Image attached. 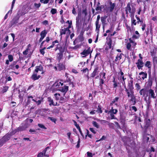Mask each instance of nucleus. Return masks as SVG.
<instances>
[{
  "label": "nucleus",
  "mask_w": 157,
  "mask_h": 157,
  "mask_svg": "<svg viewBox=\"0 0 157 157\" xmlns=\"http://www.w3.org/2000/svg\"><path fill=\"white\" fill-rule=\"evenodd\" d=\"M27 12L25 10V7H23L21 9H20L17 13V15L18 16H22L27 13Z\"/></svg>",
  "instance_id": "obj_16"
},
{
  "label": "nucleus",
  "mask_w": 157,
  "mask_h": 157,
  "mask_svg": "<svg viewBox=\"0 0 157 157\" xmlns=\"http://www.w3.org/2000/svg\"><path fill=\"white\" fill-rule=\"evenodd\" d=\"M131 18L132 25L133 24L134 25H136V20L134 19V17H131Z\"/></svg>",
  "instance_id": "obj_49"
},
{
  "label": "nucleus",
  "mask_w": 157,
  "mask_h": 157,
  "mask_svg": "<svg viewBox=\"0 0 157 157\" xmlns=\"http://www.w3.org/2000/svg\"><path fill=\"white\" fill-rule=\"evenodd\" d=\"M30 50L29 49L26 48V49L23 52V54L24 55H27L28 54L29 51Z\"/></svg>",
  "instance_id": "obj_63"
},
{
  "label": "nucleus",
  "mask_w": 157,
  "mask_h": 157,
  "mask_svg": "<svg viewBox=\"0 0 157 157\" xmlns=\"http://www.w3.org/2000/svg\"><path fill=\"white\" fill-rule=\"evenodd\" d=\"M19 17L17 16L15 17L10 22L11 26H12L18 23Z\"/></svg>",
  "instance_id": "obj_11"
},
{
  "label": "nucleus",
  "mask_w": 157,
  "mask_h": 157,
  "mask_svg": "<svg viewBox=\"0 0 157 157\" xmlns=\"http://www.w3.org/2000/svg\"><path fill=\"white\" fill-rule=\"evenodd\" d=\"M34 6L36 8H39L41 6V4L40 3H35L34 4Z\"/></svg>",
  "instance_id": "obj_52"
},
{
  "label": "nucleus",
  "mask_w": 157,
  "mask_h": 157,
  "mask_svg": "<svg viewBox=\"0 0 157 157\" xmlns=\"http://www.w3.org/2000/svg\"><path fill=\"white\" fill-rule=\"evenodd\" d=\"M120 71L118 72V74L119 76H123L124 75V73L122 71L121 69H120Z\"/></svg>",
  "instance_id": "obj_62"
},
{
  "label": "nucleus",
  "mask_w": 157,
  "mask_h": 157,
  "mask_svg": "<svg viewBox=\"0 0 157 157\" xmlns=\"http://www.w3.org/2000/svg\"><path fill=\"white\" fill-rule=\"evenodd\" d=\"M63 85V83H61L60 82H56L54 84V85L56 87H59L60 85L62 86Z\"/></svg>",
  "instance_id": "obj_43"
},
{
  "label": "nucleus",
  "mask_w": 157,
  "mask_h": 157,
  "mask_svg": "<svg viewBox=\"0 0 157 157\" xmlns=\"http://www.w3.org/2000/svg\"><path fill=\"white\" fill-rule=\"evenodd\" d=\"M74 79V77L73 76L71 75H69V76H67L66 78V79L65 82H69V85H71L72 87L74 86L73 80Z\"/></svg>",
  "instance_id": "obj_9"
},
{
  "label": "nucleus",
  "mask_w": 157,
  "mask_h": 157,
  "mask_svg": "<svg viewBox=\"0 0 157 157\" xmlns=\"http://www.w3.org/2000/svg\"><path fill=\"white\" fill-rule=\"evenodd\" d=\"M104 80L103 78H100L99 79V86L101 90H102L103 89V84L104 83Z\"/></svg>",
  "instance_id": "obj_36"
},
{
  "label": "nucleus",
  "mask_w": 157,
  "mask_h": 157,
  "mask_svg": "<svg viewBox=\"0 0 157 157\" xmlns=\"http://www.w3.org/2000/svg\"><path fill=\"white\" fill-rule=\"evenodd\" d=\"M10 135H9L8 133H7L2 138L1 140L3 141L4 143H5L6 142L9 140L10 139Z\"/></svg>",
  "instance_id": "obj_19"
},
{
  "label": "nucleus",
  "mask_w": 157,
  "mask_h": 157,
  "mask_svg": "<svg viewBox=\"0 0 157 157\" xmlns=\"http://www.w3.org/2000/svg\"><path fill=\"white\" fill-rule=\"evenodd\" d=\"M109 112L110 114H116L117 113L118 110L116 109H113V107H112Z\"/></svg>",
  "instance_id": "obj_37"
},
{
  "label": "nucleus",
  "mask_w": 157,
  "mask_h": 157,
  "mask_svg": "<svg viewBox=\"0 0 157 157\" xmlns=\"http://www.w3.org/2000/svg\"><path fill=\"white\" fill-rule=\"evenodd\" d=\"M81 46V45H80L78 44L73 47L72 48L73 49L76 50L79 48Z\"/></svg>",
  "instance_id": "obj_64"
},
{
  "label": "nucleus",
  "mask_w": 157,
  "mask_h": 157,
  "mask_svg": "<svg viewBox=\"0 0 157 157\" xmlns=\"http://www.w3.org/2000/svg\"><path fill=\"white\" fill-rule=\"evenodd\" d=\"M27 104L29 105L30 104L31 102V100H30V98L32 99V101L35 102L37 105H40L42 102L44 101V98L43 97H37V98L40 99L38 101H37L36 100H35L33 98V97L32 96L28 95L27 96Z\"/></svg>",
  "instance_id": "obj_4"
},
{
  "label": "nucleus",
  "mask_w": 157,
  "mask_h": 157,
  "mask_svg": "<svg viewBox=\"0 0 157 157\" xmlns=\"http://www.w3.org/2000/svg\"><path fill=\"white\" fill-rule=\"evenodd\" d=\"M8 58L10 62H12L13 60V58L12 55H10L8 56Z\"/></svg>",
  "instance_id": "obj_56"
},
{
  "label": "nucleus",
  "mask_w": 157,
  "mask_h": 157,
  "mask_svg": "<svg viewBox=\"0 0 157 157\" xmlns=\"http://www.w3.org/2000/svg\"><path fill=\"white\" fill-rule=\"evenodd\" d=\"M124 88L125 89V91L126 92L127 96L128 98H131L135 96L133 90L128 89L126 87V85L124 86Z\"/></svg>",
  "instance_id": "obj_7"
},
{
  "label": "nucleus",
  "mask_w": 157,
  "mask_h": 157,
  "mask_svg": "<svg viewBox=\"0 0 157 157\" xmlns=\"http://www.w3.org/2000/svg\"><path fill=\"white\" fill-rule=\"evenodd\" d=\"M47 33L46 30H44L41 32L40 33V36L45 37L46 36Z\"/></svg>",
  "instance_id": "obj_44"
},
{
  "label": "nucleus",
  "mask_w": 157,
  "mask_h": 157,
  "mask_svg": "<svg viewBox=\"0 0 157 157\" xmlns=\"http://www.w3.org/2000/svg\"><path fill=\"white\" fill-rule=\"evenodd\" d=\"M148 97V98H156V96L155 95L154 90L151 88L148 90L147 93V97Z\"/></svg>",
  "instance_id": "obj_8"
},
{
  "label": "nucleus",
  "mask_w": 157,
  "mask_h": 157,
  "mask_svg": "<svg viewBox=\"0 0 157 157\" xmlns=\"http://www.w3.org/2000/svg\"><path fill=\"white\" fill-rule=\"evenodd\" d=\"M42 71L43 67L41 65L36 66L33 75L31 77V78L33 81L39 79L41 76L40 75H37V73L38 71Z\"/></svg>",
  "instance_id": "obj_2"
},
{
  "label": "nucleus",
  "mask_w": 157,
  "mask_h": 157,
  "mask_svg": "<svg viewBox=\"0 0 157 157\" xmlns=\"http://www.w3.org/2000/svg\"><path fill=\"white\" fill-rule=\"evenodd\" d=\"M56 47L54 49V50L55 51L58 50L59 52L64 53L67 49L66 42L65 43L60 42L58 44L56 45Z\"/></svg>",
  "instance_id": "obj_3"
},
{
  "label": "nucleus",
  "mask_w": 157,
  "mask_h": 157,
  "mask_svg": "<svg viewBox=\"0 0 157 157\" xmlns=\"http://www.w3.org/2000/svg\"><path fill=\"white\" fill-rule=\"evenodd\" d=\"M99 22H95L96 31L98 32L99 31V29L100 27V25L99 24Z\"/></svg>",
  "instance_id": "obj_42"
},
{
  "label": "nucleus",
  "mask_w": 157,
  "mask_h": 157,
  "mask_svg": "<svg viewBox=\"0 0 157 157\" xmlns=\"http://www.w3.org/2000/svg\"><path fill=\"white\" fill-rule=\"evenodd\" d=\"M139 75H142V78L144 80L147 77V74L146 72H141L139 73Z\"/></svg>",
  "instance_id": "obj_30"
},
{
  "label": "nucleus",
  "mask_w": 157,
  "mask_h": 157,
  "mask_svg": "<svg viewBox=\"0 0 157 157\" xmlns=\"http://www.w3.org/2000/svg\"><path fill=\"white\" fill-rule=\"evenodd\" d=\"M124 54L121 53L120 54H118L116 57L115 59L113 61V62L117 63V64L119 63L118 60H119L122 58V56Z\"/></svg>",
  "instance_id": "obj_15"
},
{
  "label": "nucleus",
  "mask_w": 157,
  "mask_h": 157,
  "mask_svg": "<svg viewBox=\"0 0 157 157\" xmlns=\"http://www.w3.org/2000/svg\"><path fill=\"white\" fill-rule=\"evenodd\" d=\"M59 43V41L57 40H56L54 41H53L52 43V45L49 46L48 47V48H47V49H50L51 48H53L54 46L55 45V44L56 43Z\"/></svg>",
  "instance_id": "obj_29"
},
{
  "label": "nucleus",
  "mask_w": 157,
  "mask_h": 157,
  "mask_svg": "<svg viewBox=\"0 0 157 157\" xmlns=\"http://www.w3.org/2000/svg\"><path fill=\"white\" fill-rule=\"evenodd\" d=\"M59 71H64L66 69V67L64 63H59L57 64Z\"/></svg>",
  "instance_id": "obj_12"
},
{
  "label": "nucleus",
  "mask_w": 157,
  "mask_h": 157,
  "mask_svg": "<svg viewBox=\"0 0 157 157\" xmlns=\"http://www.w3.org/2000/svg\"><path fill=\"white\" fill-rule=\"evenodd\" d=\"M92 52V51L90 50V48L89 47L87 49L84 50L83 52L81 53V54L82 55H83L82 57H86L89 54H91Z\"/></svg>",
  "instance_id": "obj_10"
},
{
  "label": "nucleus",
  "mask_w": 157,
  "mask_h": 157,
  "mask_svg": "<svg viewBox=\"0 0 157 157\" xmlns=\"http://www.w3.org/2000/svg\"><path fill=\"white\" fill-rule=\"evenodd\" d=\"M93 125L96 127L97 128H98L99 127V125L96 121H93L92 122Z\"/></svg>",
  "instance_id": "obj_51"
},
{
  "label": "nucleus",
  "mask_w": 157,
  "mask_h": 157,
  "mask_svg": "<svg viewBox=\"0 0 157 157\" xmlns=\"http://www.w3.org/2000/svg\"><path fill=\"white\" fill-rule=\"evenodd\" d=\"M136 8L133 5H130L128 3L125 7V11L126 14V17H128L129 13L131 17H134V14L136 12Z\"/></svg>",
  "instance_id": "obj_1"
},
{
  "label": "nucleus",
  "mask_w": 157,
  "mask_h": 157,
  "mask_svg": "<svg viewBox=\"0 0 157 157\" xmlns=\"http://www.w3.org/2000/svg\"><path fill=\"white\" fill-rule=\"evenodd\" d=\"M63 52H59L58 53L56 56V59L59 63L60 60L63 59Z\"/></svg>",
  "instance_id": "obj_21"
},
{
  "label": "nucleus",
  "mask_w": 157,
  "mask_h": 157,
  "mask_svg": "<svg viewBox=\"0 0 157 157\" xmlns=\"http://www.w3.org/2000/svg\"><path fill=\"white\" fill-rule=\"evenodd\" d=\"M147 131H146V132L145 131H143L142 132V136L143 139L145 141H146V142H148L149 140V137H147V135H150L148 134L147 133Z\"/></svg>",
  "instance_id": "obj_18"
},
{
  "label": "nucleus",
  "mask_w": 157,
  "mask_h": 157,
  "mask_svg": "<svg viewBox=\"0 0 157 157\" xmlns=\"http://www.w3.org/2000/svg\"><path fill=\"white\" fill-rule=\"evenodd\" d=\"M15 64H16V63H14V62L13 63L11 64L10 66V68L11 69L14 70V65H15Z\"/></svg>",
  "instance_id": "obj_59"
},
{
  "label": "nucleus",
  "mask_w": 157,
  "mask_h": 157,
  "mask_svg": "<svg viewBox=\"0 0 157 157\" xmlns=\"http://www.w3.org/2000/svg\"><path fill=\"white\" fill-rule=\"evenodd\" d=\"M51 13L52 14H54L57 12L56 9H52L51 10Z\"/></svg>",
  "instance_id": "obj_55"
},
{
  "label": "nucleus",
  "mask_w": 157,
  "mask_h": 157,
  "mask_svg": "<svg viewBox=\"0 0 157 157\" xmlns=\"http://www.w3.org/2000/svg\"><path fill=\"white\" fill-rule=\"evenodd\" d=\"M144 66L146 67H147L148 69L151 68V64L150 61H147L144 64Z\"/></svg>",
  "instance_id": "obj_34"
},
{
  "label": "nucleus",
  "mask_w": 157,
  "mask_h": 157,
  "mask_svg": "<svg viewBox=\"0 0 157 157\" xmlns=\"http://www.w3.org/2000/svg\"><path fill=\"white\" fill-rule=\"evenodd\" d=\"M107 16H105L103 17H101V21L102 24L106 25V19L107 18Z\"/></svg>",
  "instance_id": "obj_35"
},
{
  "label": "nucleus",
  "mask_w": 157,
  "mask_h": 157,
  "mask_svg": "<svg viewBox=\"0 0 157 157\" xmlns=\"http://www.w3.org/2000/svg\"><path fill=\"white\" fill-rule=\"evenodd\" d=\"M137 67L139 70L142 69L144 65V63L142 60H138L137 62L136 63Z\"/></svg>",
  "instance_id": "obj_13"
},
{
  "label": "nucleus",
  "mask_w": 157,
  "mask_h": 157,
  "mask_svg": "<svg viewBox=\"0 0 157 157\" xmlns=\"http://www.w3.org/2000/svg\"><path fill=\"white\" fill-rule=\"evenodd\" d=\"M72 121H73L75 125V126L77 129L80 128L79 124H77L75 120H72Z\"/></svg>",
  "instance_id": "obj_53"
},
{
  "label": "nucleus",
  "mask_w": 157,
  "mask_h": 157,
  "mask_svg": "<svg viewBox=\"0 0 157 157\" xmlns=\"http://www.w3.org/2000/svg\"><path fill=\"white\" fill-rule=\"evenodd\" d=\"M112 43V40H110L107 43V44L108 46L106 47L105 48V50L106 51H108L109 49H110L111 48Z\"/></svg>",
  "instance_id": "obj_28"
},
{
  "label": "nucleus",
  "mask_w": 157,
  "mask_h": 157,
  "mask_svg": "<svg viewBox=\"0 0 157 157\" xmlns=\"http://www.w3.org/2000/svg\"><path fill=\"white\" fill-rule=\"evenodd\" d=\"M131 45L130 43H128L126 44V48L128 50H130L131 49Z\"/></svg>",
  "instance_id": "obj_58"
},
{
  "label": "nucleus",
  "mask_w": 157,
  "mask_h": 157,
  "mask_svg": "<svg viewBox=\"0 0 157 157\" xmlns=\"http://www.w3.org/2000/svg\"><path fill=\"white\" fill-rule=\"evenodd\" d=\"M144 122V126L143 127L142 125H141V127L143 129V131L145 132H147V130L149 129L150 130L151 127H152L151 124V120L149 119H145Z\"/></svg>",
  "instance_id": "obj_5"
},
{
  "label": "nucleus",
  "mask_w": 157,
  "mask_h": 157,
  "mask_svg": "<svg viewBox=\"0 0 157 157\" xmlns=\"http://www.w3.org/2000/svg\"><path fill=\"white\" fill-rule=\"evenodd\" d=\"M133 80H130L128 83V89H134L133 85Z\"/></svg>",
  "instance_id": "obj_22"
},
{
  "label": "nucleus",
  "mask_w": 157,
  "mask_h": 157,
  "mask_svg": "<svg viewBox=\"0 0 157 157\" xmlns=\"http://www.w3.org/2000/svg\"><path fill=\"white\" fill-rule=\"evenodd\" d=\"M9 88L8 86H3V87L2 88L1 93L2 94H4L8 90Z\"/></svg>",
  "instance_id": "obj_32"
},
{
  "label": "nucleus",
  "mask_w": 157,
  "mask_h": 157,
  "mask_svg": "<svg viewBox=\"0 0 157 157\" xmlns=\"http://www.w3.org/2000/svg\"><path fill=\"white\" fill-rule=\"evenodd\" d=\"M148 90L146 88H143L141 89L139 92V93L143 97H144L146 95L147 96V93Z\"/></svg>",
  "instance_id": "obj_20"
},
{
  "label": "nucleus",
  "mask_w": 157,
  "mask_h": 157,
  "mask_svg": "<svg viewBox=\"0 0 157 157\" xmlns=\"http://www.w3.org/2000/svg\"><path fill=\"white\" fill-rule=\"evenodd\" d=\"M30 124L25 121L24 122L21 124V125L17 128V131L18 132L19 131H23L26 130V129L29 127Z\"/></svg>",
  "instance_id": "obj_6"
},
{
  "label": "nucleus",
  "mask_w": 157,
  "mask_h": 157,
  "mask_svg": "<svg viewBox=\"0 0 157 157\" xmlns=\"http://www.w3.org/2000/svg\"><path fill=\"white\" fill-rule=\"evenodd\" d=\"M15 1H13V2H12V5H11V9L8 12V13H7V14H8L9 13H10V14H11L12 13V9L13 8Z\"/></svg>",
  "instance_id": "obj_41"
},
{
  "label": "nucleus",
  "mask_w": 157,
  "mask_h": 157,
  "mask_svg": "<svg viewBox=\"0 0 157 157\" xmlns=\"http://www.w3.org/2000/svg\"><path fill=\"white\" fill-rule=\"evenodd\" d=\"M48 101L49 103V104L50 106H51L52 105L54 106L57 105V103L56 102L55 103H54L53 99L50 97H48Z\"/></svg>",
  "instance_id": "obj_23"
},
{
  "label": "nucleus",
  "mask_w": 157,
  "mask_h": 157,
  "mask_svg": "<svg viewBox=\"0 0 157 157\" xmlns=\"http://www.w3.org/2000/svg\"><path fill=\"white\" fill-rule=\"evenodd\" d=\"M76 39H77L78 42H82L84 40V38L83 36L79 35L77 38Z\"/></svg>",
  "instance_id": "obj_39"
},
{
  "label": "nucleus",
  "mask_w": 157,
  "mask_h": 157,
  "mask_svg": "<svg viewBox=\"0 0 157 157\" xmlns=\"http://www.w3.org/2000/svg\"><path fill=\"white\" fill-rule=\"evenodd\" d=\"M98 70V67H97L95 68L92 73H91L90 77L93 78L96 75H97L99 72Z\"/></svg>",
  "instance_id": "obj_14"
},
{
  "label": "nucleus",
  "mask_w": 157,
  "mask_h": 157,
  "mask_svg": "<svg viewBox=\"0 0 157 157\" xmlns=\"http://www.w3.org/2000/svg\"><path fill=\"white\" fill-rule=\"evenodd\" d=\"M126 79V78L124 77V75L120 76H119L118 79L121 82L124 86L126 85L125 83V80Z\"/></svg>",
  "instance_id": "obj_25"
},
{
  "label": "nucleus",
  "mask_w": 157,
  "mask_h": 157,
  "mask_svg": "<svg viewBox=\"0 0 157 157\" xmlns=\"http://www.w3.org/2000/svg\"><path fill=\"white\" fill-rule=\"evenodd\" d=\"M113 88H116L118 86V83L117 82V81H115V79L114 78H113Z\"/></svg>",
  "instance_id": "obj_46"
},
{
  "label": "nucleus",
  "mask_w": 157,
  "mask_h": 157,
  "mask_svg": "<svg viewBox=\"0 0 157 157\" xmlns=\"http://www.w3.org/2000/svg\"><path fill=\"white\" fill-rule=\"evenodd\" d=\"M68 90V86H65L63 87H62L60 90L63 93H64V95L66 93Z\"/></svg>",
  "instance_id": "obj_26"
},
{
  "label": "nucleus",
  "mask_w": 157,
  "mask_h": 157,
  "mask_svg": "<svg viewBox=\"0 0 157 157\" xmlns=\"http://www.w3.org/2000/svg\"><path fill=\"white\" fill-rule=\"evenodd\" d=\"M130 101L132 102V105H135L136 103V97L134 96L131 97V99H130Z\"/></svg>",
  "instance_id": "obj_31"
},
{
  "label": "nucleus",
  "mask_w": 157,
  "mask_h": 157,
  "mask_svg": "<svg viewBox=\"0 0 157 157\" xmlns=\"http://www.w3.org/2000/svg\"><path fill=\"white\" fill-rule=\"evenodd\" d=\"M70 26L66 28H64V29H61L60 31V34L61 35L65 34L66 33V32L67 31L70 33H71V30H70Z\"/></svg>",
  "instance_id": "obj_17"
},
{
  "label": "nucleus",
  "mask_w": 157,
  "mask_h": 157,
  "mask_svg": "<svg viewBox=\"0 0 157 157\" xmlns=\"http://www.w3.org/2000/svg\"><path fill=\"white\" fill-rule=\"evenodd\" d=\"M119 99V97H116L114 99H113V100L112 101L115 103V105L116 106H118V104L117 103V102L118 101Z\"/></svg>",
  "instance_id": "obj_40"
},
{
  "label": "nucleus",
  "mask_w": 157,
  "mask_h": 157,
  "mask_svg": "<svg viewBox=\"0 0 157 157\" xmlns=\"http://www.w3.org/2000/svg\"><path fill=\"white\" fill-rule=\"evenodd\" d=\"M100 3L99 2L98 3L97 7L95 8V10L96 11L101 10V6H100Z\"/></svg>",
  "instance_id": "obj_50"
},
{
  "label": "nucleus",
  "mask_w": 157,
  "mask_h": 157,
  "mask_svg": "<svg viewBox=\"0 0 157 157\" xmlns=\"http://www.w3.org/2000/svg\"><path fill=\"white\" fill-rule=\"evenodd\" d=\"M38 126L40 127L41 128H43L44 129H46L47 128L43 124H38Z\"/></svg>",
  "instance_id": "obj_54"
},
{
  "label": "nucleus",
  "mask_w": 157,
  "mask_h": 157,
  "mask_svg": "<svg viewBox=\"0 0 157 157\" xmlns=\"http://www.w3.org/2000/svg\"><path fill=\"white\" fill-rule=\"evenodd\" d=\"M110 5V7H109V11L110 12H112L116 4L114 3H112L111 2H109Z\"/></svg>",
  "instance_id": "obj_33"
},
{
  "label": "nucleus",
  "mask_w": 157,
  "mask_h": 157,
  "mask_svg": "<svg viewBox=\"0 0 157 157\" xmlns=\"http://www.w3.org/2000/svg\"><path fill=\"white\" fill-rule=\"evenodd\" d=\"M54 96L56 100H59L61 97L60 94L59 93H56L54 94Z\"/></svg>",
  "instance_id": "obj_45"
},
{
  "label": "nucleus",
  "mask_w": 157,
  "mask_h": 157,
  "mask_svg": "<svg viewBox=\"0 0 157 157\" xmlns=\"http://www.w3.org/2000/svg\"><path fill=\"white\" fill-rule=\"evenodd\" d=\"M154 79L153 78H149L147 82V86L150 89L151 88L152 85L153 81Z\"/></svg>",
  "instance_id": "obj_24"
},
{
  "label": "nucleus",
  "mask_w": 157,
  "mask_h": 157,
  "mask_svg": "<svg viewBox=\"0 0 157 157\" xmlns=\"http://www.w3.org/2000/svg\"><path fill=\"white\" fill-rule=\"evenodd\" d=\"M17 128L14 130H12L10 132H9L8 133L9 134V135H10V136L11 137L12 136L15 134L17 132H18V131H17Z\"/></svg>",
  "instance_id": "obj_38"
},
{
  "label": "nucleus",
  "mask_w": 157,
  "mask_h": 157,
  "mask_svg": "<svg viewBox=\"0 0 157 157\" xmlns=\"http://www.w3.org/2000/svg\"><path fill=\"white\" fill-rule=\"evenodd\" d=\"M59 103H63L65 101V98L63 97H61L60 98Z\"/></svg>",
  "instance_id": "obj_60"
},
{
  "label": "nucleus",
  "mask_w": 157,
  "mask_h": 157,
  "mask_svg": "<svg viewBox=\"0 0 157 157\" xmlns=\"http://www.w3.org/2000/svg\"><path fill=\"white\" fill-rule=\"evenodd\" d=\"M152 61L154 63L157 64V57L154 56L152 58Z\"/></svg>",
  "instance_id": "obj_57"
},
{
  "label": "nucleus",
  "mask_w": 157,
  "mask_h": 157,
  "mask_svg": "<svg viewBox=\"0 0 157 157\" xmlns=\"http://www.w3.org/2000/svg\"><path fill=\"white\" fill-rule=\"evenodd\" d=\"M43 156L46 157H49V155L47 154H46V153H44L43 152V150L42 152H40L37 155V157H42Z\"/></svg>",
  "instance_id": "obj_27"
},
{
  "label": "nucleus",
  "mask_w": 157,
  "mask_h": 157,
  "mask_svg": "<svg viewBox=\"0 0 157 157\" xmlns=\"http://www.w3.org/2000/svg\"><path fill=\"white\" fill-rule=\"evenodd\" d=\"M96 112H98L99 113H102V111L101 109V107L100 105H99L98 106V108H97V110L96 111Z\"/></svg>",
  "instance_id": "obj_47"
},
{
  "label": "nucleus",
  "mask_w": 157,
  "mask_h": 157,
  "mask_svg": "<svg viewBox=\"0 0 157 157\" xmlns=\"http://www.w3.org/2000/svg\"><path fill=\"white\" fill-rule=\"evenodd\" d=\"M135 86L137 90H139L140 89V86L138 83H136L135 84Z\"/></svg>",
  "instance_id": "obj_61"
},
{
  "label": "nucleus",
  "mask_w": 157,
  "mask_h": 157,
  "mask_svg": "<svg viewBox=\"0 0 157 157\" xmlns=\"http://www.w3.org/2000/svg\"><path fill=\"white\" fill-rule=\"evenodd\" d=\"M48 119H49L51 120L52 122H54L55 124L56 123V119L53 117H48Z\"/></svg>",
  "instance_id": "obj_48"
}]
</instances>
